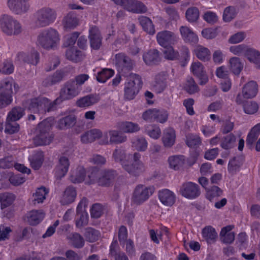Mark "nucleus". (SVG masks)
<instances>
[{
	"label": "nucleus",
	"instance_id": "56",
	"mask_svg": "<svg viewBox=\"0 0 260 260\" xmlns=\"http://www.w3.org/2000/svg\"><path fill=\"white\" fill-rule=\"evenodd\" d=\"M235 140V136L233 134H230L222 139L220 146L224 149H231L234 146Z\"/></svg>",
	"mask_w": 260,
	"mask_h": 260
},
{
	"label": "nucleus",
	"instance_id": "52",
	"mask_svg": "<svg viewBox=\"0 0 260 260\" xmlns=\"http://www.w3.org/2000/svg\"><path fill=\"white\" fill-rule=\"evenodd\" d=\"M48 193V190L44 187H41L37 189L33 194L34 204L42 203L46 199V195Z\"/></svg>",
	"mask_w": 260,
	"mask_h": 260
},
{
	"label": "nucleus",
	"instance_id": "27",
	"mask_svg": "<svg viewBox=\"0 0 260 260\" xmlns=\"http://www.w3.org/2000/svg\"><path fill=\"white\" fill-rule=\"evenodd\" d=\"M85 176V169L82 167H78L71 170L69 180L73 183H80L84 180Z\"/></svg>",
	"mask_w": 260,
	"mask_h": 260
},
{
	"label": "nucleus",
	"instance_id": "19",
	"mask_svg": "<svg viewBox=\"0 0 260 260\" xmlns=\"http://www.w3.org/2000/svg\"><path fill=\"white\" fill-rule=\"evenodd\" d=\"M14 88L15 92L19 89L18 84L11 78H6L0 82V92L13 96Z\"/></svg>",
	"mask_w": 260,
	"mask_h": 260
},
{
	"label": "nucleus",
	"instance_id": "37",
	"mask_svg": "<svg viewBox=\"0 0 260 260\" xmlns=\"http://www.w3.org/2000/svg\"><path fill=\"white\" fill-rule=\"evenodd\" d=\"M67 58L75 62H77L82 60L84 56V53L77 48L73 47L68 49L66 51Z\"/></svg>",
	"mask_w": 260,
	"mask_h": 260
},
{
	"label": "nucleus",
	"instance_id": "13",
	"mask_svg": "<svg viewBox=\"0 0 260 260\" xmlns=\"http://www.w3.org/2000/svg\"><path fill=\"white\" fill-rule=\"evenodd\" d=\"M156 37L158 44L164 48L175 44L179 39L175 33L167 30L158 32Z\"/></svg>",
	"mask_w": 260,
	"mask_h": 260
},
{
	"label": "nucleus",
	"instance_id": "2",
	"mask_svg": "<svg viewBox=\"0 0 260 260\" xmlns=\"http://www.w3.org/2000/svg\"><path fill=\"white\" fill-rule=\"evenodd\" d=\"M53 119L47 118L40 122L36 128V136L34 142L37 145H49L53 140V135L51 132Z\"/></svg>",
	"mask_w": 260,
	"mask_h": 260
},
{
	"label": "nucleus",
	"instance_id": "25",
	"mask_svg": "<svg viewBox=\"0 0 260 260\" xmlns=\"http://www.w3.org/2000/svg\"><path fill=\"white\" fill-rule=\"evenodd\" d=\"M76 196V188L72 186H69L64 190L60 202L62 205H69L75 201Z\"/></svg>",
	"mask_w": 260,
	"mask_h": 260
},
{
	"label": "nucleus",
	"instance_id": "45",
	"mask_svg": "<svg viewBox=\"0 0 260 260\" xmlns=\"http://www.w3.org/2000/svg\"><path fill=\"white\" fill-rule=\"evenodd\" d=\"M202 235L208 243H214L217 237V234L215 229L210 226L203 229Z\"/></svg>",
	"mask_w": 260,
	"mask_h": 260
},
{
	"label": "nucleus",
	"instance_id": "5",
	"mask_svg": "<svg viewBox=\"0 0 260 260\" xmlns=\"http://www.w3.org/2000/svg\"><path fill=\"white\" fill-rule=\"evenodd\" d=\"M56 11L49 7H43L37 10L34 17L36 24L40 27H46L53 23L56 20Z\"/></svg>",
	"mask_w": 260,
	"mask_h": 260
},
{
	"label": "nucleus",
	"instance_id": "58",
	"mask_svg": "<svg viewBox=\"0 0 260 260\" xmlns=\"http://www.w3.org/2000/svg\"><path fill=\"white\" fill-rule=\"evenodd\" d=\"M100 173L101 171L98 170L96 168H91L88 172V180L86 181V183L88 184L97 183L98 184Z\"/></svg>",
	"mask_w": 260,
	"mask_h": 260
},
{
	"label": "nucleus",
	"instance_id": "44",
	"mask_svg": "<svg viewBox=\"0 0 260 260\" xmlns=\"http://www.w3.org/2000/svg\"><path fill=\"white\" fill-rule=\"evenodd\" d=\"M248 60L254 64L256 69H260V52L253 49H249L246 53Z\"/></svg>",
	"mask_w": 260,
	"mask_h": 260
},
{
	"label": "nucleus",
	"instance_id": "33",
	"mask_svg": "<svg viewBox=\"0 0 260 260\" xmlns=\"http://www.w3.org/2000/svg\"><path fill=\"white\" fill-rule=\"evenodd\" d=\"M44 213L42 210H32L26 215L27 222L30 225H35L39 223L44 217Z\"/></svg>",
	"mask_w": 260,
	"mask_h": 260
},
{
	"label": "nucleus",
	"instance_id": "32",
	"mask_svg": "<svg viewBox=\"0 0 260 260\" xmlns=\"http://www.w3.org/2000/svg\"><path fill=\"white\" fill-rule=\"evenodd\" d=\"M193 53L196 57L202 61L210 60L211 53L209 49L202 45H198L193 50Z\"/></svg>",
	"mask_w": 260,
	"mask_h": 260
},
{
	"label": "nucleus",
	"instance_id": "8",
	"mask_svg": "<svg viewBox=\"0 0 260 260\" xmlns=\"http://www.w3.org/2000/svg\"><path fill=\"white\" fill-rule=\"evenodd\" d=\"M54 104L45 97H38L30 100L28 109L34 113H46L52 110Z\"/></svg>",
	"mask_w": 260,
	"mask_h": 260
},
{
	"label": "nucleus",
	"instance_id": "28",
	"mask_svg": "<svg viewBox=\"0 0 260 260\" xmlns=\"http://www.w3.org/2000/svg\"><path fill=\"white\" fill-rule=\"evenodd\" d=\"M258 91L257 84L255 81H250L243 87L242 95L245 99L254 98Z\"/></svg>",
	"mask_w": 260,
	"mask_h": 260
},
{
	"label": "nucleus",
	"instance_id": "21",
	"mask_svg": "<svg viewBox=\"0 0 260 260\" xmlns=\"http://www.w3.org/2000/svg\"><path fill=\"white\" fill-rule=\"evenodd\" d=\"M89 32L91 47L94 50L99 49L102 45V37L98 27L95 26L91 27Z\"/></svg>",
	"mask_w": 260,
	"mask_h": 260
},
{
	"label": "nucleus",
	"instance_id": "57",
	"mask_svg": "<svg viewBox=\"0 0 260 260\" xmlns=\"http://www.w3.org/2000/svg\"><path fill=\"white\" fill-rule=\"evenodd\" d=\"M237 14V11L234 7H228L224 10L223 20L225 22H230L235 18Z\"/></svg>",
	"mask_w": 260,
	"mask_h": 260
},
{
	"label": "nucleus",
	"instance_id": "43",
	"mask_svg": "<svg viewBox=\"0 0 260 260\" xmlns=\"http://www.w3.org/2000/svg\"><path fill=\"white\" fill-rule=\"evenodd\" d=\"M132 147L139 151H145L147 149L148 142L143 137H137L132 141Z\"/></svg>",
	"mask_w": 260,
	"mask_h": 260
},
{
	"label": "nucleus",
	"instance_id": "17",
	"mask_svg": "<svg viewBox=\"0 0 260 260\" xmlns=\"http://www.w3.org/2000/svg\"><path fill=\"white\" fill-rule=\"evenodd\" d=\"M122 6L128 11L135 13H143L147 10L142 2L136 0H124Z\"/></svg>",
	"mask_w": 260,
	"mask_h": 260
},
{
	"label": "nucleus",
	"instance_id": "1",
	"mask_svg": "<svg viewBox=\"0 0 260 260\" xmlns=\"http://www.w3.org/2000/svg\"><path fill=\"white\" fill-rule=\"evenodd\" d=\"M126 157L125 151L121 148H116L113 152V158L115 161L121 162L123 169L130 175L138 177L146 170V166L140 160L141 155L139 152H135L132 155L133 162L129 164L124 160Z\"/></svg>",
	"mask_w": 260,
	"mask_h": 260
},
{
	"label": "nucleus",
	"instance_id": "49",
	"mask_svg": "<svg viewBox=\"0 0 260 260\" xmlns=\"http://www.w3.org/2000/svg\"><path fill=\"white\" fill-rule=\"evenodd\" d=\"M69 239L71 244L75 248H81L84 245V239L83 237L77 233L71 234Z\"/></svg>",
	"mask_w": 260,
	"mask_h": 260
},
{
	"label": "nucleus",
	"instance_id": "6",
	"mask_svg": "<svg viewBox=\"0 0 260 260\" xmlns=\"http://www.w3.org/2000/svg\"><path fill=\"white\" fill-rule=\"evenodd\" d=\"M2 31L9 36L17 35L22 31L21 24L12 16L4 15L0 20Z\"/></svg>",
	"mask_w": 260,
	"mask_h": 260
},
{
	"label": "nucleus",
	"instance_id": "10",
	"mask_svg": "<svg viewBox=\"0 0 260 260\" xmlns=\"http://www.w3.org/2000/svg\"><path fill=\"white\" fill-rule=\"evenodd\" d=\"M127 140L126 136L120 134L119 131L111 129L105 132L102 138L100 140V144L101 145H108L112 144H120Z\"/></svg>",
	"mask_w": 260,
	"mask_h": 260
},
{
	"label": "nucleus",
	"instance_id": "61",
	"mask_svg": "<svg viewBox=\"0 0 260 260\" xmlns=\"http://www.w3.org/2000/svg\"><path fill=\"white\" fill-rule=\"evenodd\" d=\"M19 128V125L15 121L6 120L5 129L6 133L13 134L18 132Z\"/></svg>",
	"mask_w": 260,
	"mask_h": 260
},
{
	"label": "nucleus",
	"instance_id": "15",
	"mask_svg": "<svg viewBox=\"0 0 260 260\" xmlns=\"http://www.w3.org/2000/svg\"><path fill=\"white\" fill-rule=\"evenodd\" d=\"M7 4L9 9L16 14L25 13L29 8V5L25 0H8Z\"/></svg>",
	"mask_w": 260,
	"mask_h": 260
},
{
	"label": "nucleus",
	"instance_id": "62",
	"mask_svg": "<svg viewBox=\"0 0 260 260\" xmlns=\"http://www.w3.org/2000/svg\"><path fill=\"white\" fill-rule=\"evenodd\" d=\"M164 54L166 59L170 60H177L179 57V52L175 50L172 46L167 48L164 51Z\"/></svg>",
	"mask_w": 260,
	"mask_h": 260
},
{
	"label": "nucleus",
	"instance_id": "3",
	"mask_svg": "<svg viewBox=\"0 0 260 260\" xmlns=\"http://www.w3.org/2000/svg\"><path fill=\"white\" fill-rule=\"evenodd\" d=\"M60 40L58 31L52 28L43 30L38 36V43L46 49H50L56 46Z\"/></svg>",
	"mask_w": 260,
	"mask_h": 260
},
{
	"label": "nucleus",
	"instance_id": "11",
	"mask_svg": "<svg viewBox=\"0 0 260 260\" xmlns=\"http://www.w3.org/2000/svg\"><path fill=\"white\" fill-rule=\"evenodd\" d=\"M179 193L184 198L193 200L197 198L201 194L199 186L192 182L183 183L180 187Z\"/></svg>",
	"mask_w": 260,
	"mask_h": 260
},
{
	"label": "nucleus",
	"instance_id": "35",
	"mask_svg": "<svg viewBox=\"0 0 260 260\" xmlns=\"http://www.w3.org/2000/svg\"><path fill=\"white\" fill-rule=\"evenodd\" d=\"M63 78V74L60 71H56L52 75L48 76L43 81L45 87H49L60 82Z\"/></svg>",
	"mask_w": 260,
	"mask_h": 260
},
{
	"label": "nucleus",
	"instance_id": "26",
	"mask_svg": "<svg viewBox=\"0 0 260 260\" xmlns=\"http://www.w3.org/2000/svg\"><path fill=\"white\" fill-rule=\"evenodd\" d=\"M175 131L173 128L168 127L164 129L162 141L165 147L170 148L172 147L175 144Z\"/></svg>",
	"mask_w": 260,
	"mask_h": 260
},
{
	"label": "nucleus",
	"instance_id": "39",
	"mask_svg": "<svg viewBox=\"0 0 260 260\" xmlns=\"http://www.w3.org/2000/svg\"><path fill=\"white\" fill-rule=\"evenodd\" d=\"M120 129L125 133H135L139 132L140 127L137 123L123 121L119 124Z\"/></svg>",
	"mask_w": 260,
	"mask_h": 260
},
{
	"label": "nucleus",
	"instance_id": "51",
	"mask_svg": "<svg viewBox=\"0 0 260 260\" xmlns=\"http://www.w3.org/2000/svg\"><path fill=\"white\" fill-rule=\"evenodd\" d=\"M24 110L20 107H14L8 113L7 119L9 120L17 121L24 115Z\"/></svg>",
	"mask_w": 260,
	"mask_h": 260
},
{
	"label": "nucleus",
	"instance_id": "53",
	"mask_svg": "<svg viewBox=\"0 0 260 260\" xmlns=\"http://www.w3.org/2000/svg\"><path fill=\"white\" fill-rule=\"evenodd\" d=\"M84 236L87 241L93 242L99 239L100 237V233L92 228H87L85 230Z\"/></svg>",
	"mask_w": 260,
	"mask_h": 260
},
{
	"label": "nucleus",
	"instance_id": "20",
	"mask_svg": "<svg viewBox=\"0 0 260 260\" xmlns=\"http://www.w3.org/2000/svg\"><path fill=\"white\" fill-rule=\"evenodd\" d=\"M168 76V74L165 72L159 73L155 76L153 88L156 92L160 93L166 88Z\"/></svg>",
	"mask_w": 260,
	"mask_h": 260
},
{
	"label": "nucleus",
	"instance_id": "55",
	"mask_svg": "<svg viewBox=\"0 0 260 260\" xmlns=\"http://www.w3.org/2000/svg\"><path fill=\"white\" fill-rule=\"evenodd\" d=\"M114 74L113 70L109 69H104L98 73L96 79L100 82L104 83L113 76Z\"/></svg>",
	"mask_w": 260,
	"mask_h": 260
},
{
	"label": "nucleus",
	"instance_id": "50",
	"mask_svg": "<svg viewBox=\"0 0 260 260\" xmlns=\"http://www.w3.org/2000/svg\"><path fill=\"white\" fill-rule=\"evenodd\" d=\"M243 164L242 159L240 157H234L230 160L228 165V171L230 173L235 174L239 171Z\"/></svg>",
	"mask_w": 260,
	"mask_h": 260
},
{
	"label": "nucleus",
	"instance_id": "31",
	"mask_svg": "<svg viewBox=\"0 0 260 260\" xmlns=\"http://www.w3.org/2000/svg\"><path fill=\"white\" fill-rule=\"evenodd\" d=\"M76 123V117L73 114L69 115L59 119L57 127L59 129H66L74 126Z\"/></svg>",
	"mask_w": 260,
	"mask_h": 260
},
{
	"label": "nucleus",
	"instance_id": "59",
	"mask_svg": "<svg viewBox=\"0 0 260 260\" xmlns=\"http://www.w3.org/2000/svg\"><path fill=\"white\" fill-rule=\"evenodd\" d=\"M185 15L189 22H195L199 17V11L196 7H190L186 10Z\"/></svg>",
	"mask_w": 260,
	"mask_h": 260
},
{
	"label": "nucleus",
	"instance_id": "29",
	"mask_svg": "<svg viewBox=\"0 0 260 260\" xmlns=\"http://www.w3.org/2000/svg\"><path fill=\"white\" fill-rule=\"evenodd\" d=\"M103 136L102 132L100 129H92L82 135L81 140L84 143H91L100 138L102 139Z\"/></svg>",
	"mask_w": 260,
	"mask_h": 260
},
{
	"label": "nucleus",
	"instance_id": "40",
	"mask_svg": "<svg viewBox=\"0 0 260 260\" xmlns=\"http://www.w3.org/2000/svg\"><path fill=\"white\" fill-rule=\"evenodd\" d=\"M260 134V123L254 126L248 133L246 140V145L250 148L258 138Z\"/></svg>",
	"mask_w": 260,
	"mask_h": 260
},
{
	"label": "nucleus",
	"instance_id": "16",
	"mask_svg": "<svg viewBox=\"0 0 260 260\" xmlns=\"http://www.w3.org/2000/svg\"><path fill=\"white\" fill-rule=\"evenodd\" d=\"M116 172L113 170H103L101 171L98 185L101 186L108 187L114 182L117 176Z\"/></svg>",
	"mask_w": 260,
	"mask_h": 260
},
{
	"label": "nucleus",
	"instance_id": "41",
	"mask_svg": "<svg viewBox=\"0 0 260 260\" xmlns=\"http://www.w3.org/2000/svg\"><path fill=\"white\" fill-rule=\"evenodd\" d=\"M230 71L235 75H239L243 68V63L240 58L233 57L229 60Z\"/></svg>",
	"mask_w": 260,
	"mask_h": 260
},
{
	"label": "nucleus",
	"instance_id": "38",
	"mask_svg": "<svg viewBox=\"0 0 260 260\" xmlns=\"http://www.w3.org/2000/svg\"><path fill=\"white\" fill-rule=\"evenodd\" d=\"M138 20L144 31L150 35H153L155 33L154 26L150 18L146 16H141L139 17Z\"/></svg>",
	"mask_w": 260,
	"mask_h": 260
},
{
	"label": "nucleus",
	"instance_id": "23",
	"mask_svg": "<svg viewBox=\"0 0 260 260\" xmlns=\"http://www.w3.org/2000/svg\"><path fill=\"white\" fill-rule=\"evenodd\" d=\"M158 198L160 201L164 205L167 206H172L175 202V194L168 189H164L158 192Z\"/></svg>",
	"mask_w": 260,
	"mask_h": 260
},
{
	"label": "nucleus",
	"instance_id": "18",
	"mask_svg": "<svg viewBox=\"0 0 260 260\" xmlns=\"http://www.w3.org/2000/svg\"><path fill=\"white\" fill-rule=\"evenodd\" d=\"M161 53L156 49H151L144 53L143 59L148 66L158 64L161 61Z\"/></svg>",
	"mask_w": 260,
	"mask_h": 260
},
{
	"label": "nucleus",
	"instance_id": "24",
	"mask_svg": "<svg viewBox=\"0 0 260 260\" xmlns=\"http://www.w3.org/2000/svg\"><path fill=\"white\" fill-rule=\"evenodd\" d=\"M182 39L186 43L195 44L198 42L199 39L197 35L189 27L181 26L179 28Z\"/></svg>",
	"mask_w": 260,
	"mask_h": 260
},
{
	"label": "nucleus",
	"instance_id": "54",
	"mask_svg": "<svg viewBox=\"0 0 260 260\" xmlns=\"http://www.w3.org/2000/svg\"><path fill=\"white\" fill-rule=\"evenodd\" d=\"M184 88L190 94L194 93L199 90L197 84L191 77H188L187 78Z\"/></svg>",
	"mask_w": 260,
	"mask_h": 260
},
{
	"label": "nucleus",
	"instance_id": "34",
	"mask_svg": "<svg viewBox=\"0 0 260 260\" xmlns=\"http://www.w3.org/2000/svg\"><path fill=\"white\" fill-rule=\"evenodd\" d=\"M100 101V96L96 94H89L81 98L77 102V105L79 107L91 106Z\"/></svg>",
	"mask_w": 260,
	"mask_h": 260
},
{
	"label": "nucleus",
	"instance_id": "36",
	"mask_svg": "<svg viewBox=\"0 0 260 260\" xmlns=\"http://www.w3.org/2000/svg\"><path fill=\"white\" fill-rule=\"evenodd\" d=\"M62 24L66 29H73L78 24V19L73 12L68 13L62 20Z\"/></svg>",
	"mask_w": 260,
	"mask_h": 260
},
{
	"label": "nucleus",
	"instance_id": "30",
	"mask_svg": "<svg viewBox=\"0 0 260 260\" xmlns=\"http://www.w3.org/2000/svg\"><path fill=\"white\" fill-rule=\"evenodd\" d=\"M234 226L232 225H227L223 227L220 232V236L221 241L226 244H231L235 240V233L233 232H231Z\"/></svg>",
	"mask_w": 260,
	"mask_h": 260
},
{
	"label": "nucleus",
	"instance_id": "60",
	"mask_svg": "<svg viewBox=\"0 0 260 260\" xmlns=\"http://www.w3.org/2000/svg\"><path fill=\"white\" fill-rule=\"evenodd\" d=\"M258 108V105L254 101L247 102L243 106L244 111L247 114H253L256 113Z\"/></svg>",
	"mask_w": 260,
	"mask_h": 260
},
{
	"label": "nucleus",
	"instance_id": "48",
	"mask_svg": "<svg viewBox=\"0 0 260 260\" xmlns=\"http://www.w3.org/2000/svg\"><path fill=\"white\" fill-rule=\"evenodd\" d=\"M15 196L11 193L4 192L0 194L1 208L4 209L10 206L15 200Z\"/></svg>",
	"mask_w": 260,
	"mask_h": 260
},
{
	"label": "nucleus",
	"instance_id": "46",
	"mask_svg": "<svg viewBox=\"0 0 260 260\" xmlns=\"http://www.w3.org/2000/svg\"><path fill=\"white\" fill-rule=\"evenodd\" d=\"M145 133L155 140L158 139L161 135L159 126L155 124H147L144 126Z\"/></svg>",
	"mask_w": 260,
	"mask_h": 260
},
{
	"label": "nucleus",
	"instance_id": "22",
	"mask_svg": "<svg viewBox=\"0 0 260 260\" xmlns=\"http://www.w3.org/2000/svg\"><path fill=\"white\" fill-rule=\"evenodd\" d=\"M69 166L68 158L66 156L60 157L55 170L56 177L58 179L63 177L68 172Z\"/></svg>",
	"mask_w": 260,
	"mask_h": 260
},
{
	"label": "nucleus",
	"instance_id": "63",
	"mask_svg": "<svg viewBox=\"0 0 260 260\" xmlns=\"http://www.w3.org/2000/svg\"><path fill=\"white\" fill-rule=\"evenodd\" d=\"M104 212L103 206L99 203H96L92 206L90 209L91 217L94 218L100 217Z\"/></svg>",
	"mask_w": 260,
	"mask_h": 260
},
{
	"label": "nucleus",
	"instance_id": "9",
	"mask_svg": "<svg viewBox=\"0 0 260 260\" xmlns=\"http://www.w3.org/2000/svg\"><path fill=\"white\" fill-rule=\"evenodd\" d=\"M113 62L118 70L126 73L132 70L135 65L134 61L124 53H118L114 55Z\"/></svg>",
	"mask_w": 260,
	"mask_h": 260
},
{
	"label": "nucleus",
	"instance_id": "64",
	"mask_svg": "<svg viewBox=\"0 0 260 260\" xmlns=\"http://www.w3.org/2000/svg\"><path fill=\"white\" fill-rule=\"evenodd\" d=\"M186 143L190 148H195L201 143V139L198 135H189L187 137Z\"/></svg>",
	"mask_w": 260,
	"mask_h": 260
},
{
	"label": "nucleus",
	"instance_id": "12",
	"mask_svg": "<svg viewBox=\"0 0 260 260\" xmlns=\"http://www.w3.org/2000/svg\"><path fill=\"white\" fill-rule=\"evenodd\" d=\"M81 88L75 84L74 80H69L66 82L60 91V98L62 100L73 99L79 94Z\"/></svg>",
	"mask_w": 260,
	"mask_h": 260
},
{
	"label": "nucleus",
	"instance_id": "42",
	"mask_svg": "<svg viewBox=\"0 0 260 260\" xmlns=\"http://www.w3.org/2000/svg\"><path fill=\"white\" fill-rule=\"evenodd\" d=\"M31 167L35 170H38L44 161V154L42 151H38L29 158Z\"/></svg>",
	"mask_w": 260,
	"mask_h": 260
},
{
	"label": "nucleus",
	"instance_id": "14",
	"mask_svg": "<svg viewBox=\"0 0 260 260\" xmlns=\"http://www.w3.org/2000/svg\"><path fill=\"white\" fill-rule=\"evenodd\" d=\"M190 71L199 79L200 85H203L208 82V76L201 62L198 61L193 62L190 67Z\"/></svg>",
	"mask_w": 260,
	"mask_h": 260
},
{
	"label": "nucleus",
	"instance_id": "7",
	"mask_svg": "<svg viewBox=\"0 0 260 260\" xmlns=\"http://www.w3.org/2000/svg\"><path fill=\"white\" fill-rule=\"evenodd\" d=\"M142 85L141 77L136 74H131L125 84L124 98L128 100L133 99L138 93Z\"/></svg>",
	"mask_w": 260,
	"mask_h": 260
},
{
	"label": "nucleus",
	"instance_id": "47",
	"mask_svg": "<svg viewBox=\"0 0 260 260\" xmlns=\"http://www.w3.org/2000/svg\"><path fill=\"white\" fill-rule=\"evenodd\" d=\"M170 166L174 170H179L185 163V157L183 155L171 156L168 159Z\"/></svg>",
	"mask_w": 260,
	"mask_h": 260
},
{
	"label": "nucleus",
	"instance_id": "4",
	"mask_svg": "<svg viewBox=\"0 0 260 260\" xmlns=\"http://www.w3.org/2000/svg\"><path fill=\"white\" fill-rule=\"evenodd\" d=\"M155 187L153 186H146L143 184L137 185L133 192L131 198L132 205H141L147 201L153 194Z\"/></svg>",
	"mask_w": 260,
	"mask_h": 260
}]
</instances>
